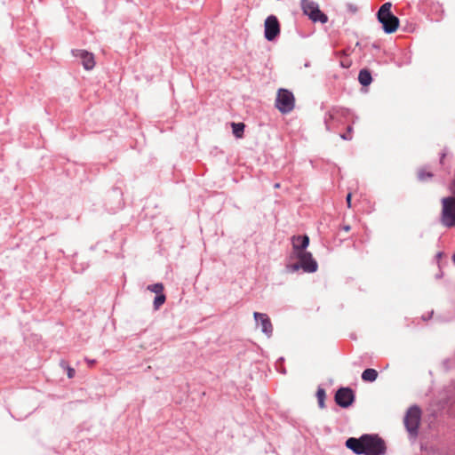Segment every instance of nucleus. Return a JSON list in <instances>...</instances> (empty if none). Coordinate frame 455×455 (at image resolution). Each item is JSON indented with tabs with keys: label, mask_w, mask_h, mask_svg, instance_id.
I'll list each match as a JSON object with an SVG mask.
<instances>
[{
	"label": "nucleus",
	"mask_w": 455,
	"mask_h": 455,
	"mask_svg": "<svg viewBox=\"0 0 455 455\" xmlns=\"http://www.w3.org/2000/svg\"><path fill=\"white\" fill-rule=\"evenodd\" d=\"M346 447L356 455H384L387 452L385 441L376 434H363L359 438L349 437Z\"/></svg>",
	"instance_id": "f257e3e1"
},
{
	"label": "nucleus",
	"mask_w": 455,
	"mask_h": 455,
	"mask_svg": "<svg viewBox=\"0 0 455 455\" xmlns=\"http://www.w3.org/2000/svg\"><path fill=\"white\" fill-rule=\"evenodd\" d=\"M392 4L387 2L382 4L378 11V20L382 24L385 33L392 34L399 26V19L391 12Z\"/></svg>",
	"instance_id": "f03ea898"
},
{
	"label": "nucleus",
	"mask_w": 455,
	"mask_h": 455,
	"mask_svg": "<svg viewBox=\"0 0 455 455\" xmlns=\"http://www.w3.org/2000/svg\"><path fill=\"white\" fill-rule=\"evenodd\" d=\"M421 419V410L417 405L411 406L403 419V423L410 435L416 437L419 433V426Z\"/></svg>",
	"instance_id": "7ed1b4c3"
},
{
	"label": "nucleus",
	"mask_w": 455,
	"mask_h": 455,
	"mask_svg": "<svg viewBox=\"0 0 455 455\" xmlns=\"http://www.w3.org/2000/svg\"><path fill=\"white\" fill-rule=\"evenodd\" d=\"M300 6L303 13L314 21L324 24L328 21V17L319 9V5L314 0H300Z\"/></svg>",
	"instance_id": "20e7f679"
},
{
	"label": "nucleus",
	"mask_w": 455,
	"mask_h": 455,
	"mask_svg": "<svg viewBox=\"0 0 455 455\" xmlns=\"http://www.w3.org/2000/svg\"><path fill=\"white\" fill-rule=\"evenodd\" d=\"M295 99L291 92L286 89H279L275 99V107L283 114L293 110Z\"/></svg>",
	"instance_id": "39448f33"
},
{
	"label": "nucleus",
	"mask_w": 455,
	"mask_h": 455,
	"mask_svg": "<svg viewBox=\"0 0 455 455\" xmlns=\"http://www.w3.org/2000/svg\"><path fill=\"white\" fill-rule=\"evenodd\" d=\"M443 210L441 221L447 228L455 227V199L444 197L442 200Z\"/></svg>",
	"instance_id": "423d86ee"
},
{
	"label": "nucleus",
	"mask_w": 455,
	"mask_h": 455,
	"mask_svg": "<svg viewBox=\"0 0 455 455\" xmlns=\"http://www.w3.org/2000/svg\"><path fill=\"white\" fill-rule=\"evenodd\" d=\"M293 256L298 259L301 269L305 273H315L317 271L318 264L309 251L295 253Z\"/></svg>",
	"instance_id": "0eeeda50"
},
{
	"label": "nucleus",
	"mask_w": 455,
	"mask_h": 455,
	"mask_svg": "<svg viewBox=\"0 0 455 455\" xmlns=\"http://www.w3.org/2000/svg\"><path fill=\"white\" fill-rule=\"evenodd\" d=\"M335 402L341 408H348L355 401V394L352 388L339 387L335 394Z\"/></svg>",
	"instance_id": "6e6552de"
},
{
	"label": "nucleus",
	"mask_w": 455,
	"mask_h": 455,
	"mask_svg": "<svg viewBox=\"0 0 455 455\" xmlns=\"http://www.w3.org/2000/svg\"><path fill=\"white\" fill-rule=\"evenodd\" d=\"M280 33V25L275 16L270 15L265 20V37L268 41L274 40Z\"/></svg>",
	"instance_id": "1a4fd4ad"
},
{
	"label": "nucleus",
	"mask_w": 455,
	"mask_h": 455,
	"mask_svg": "<svg viewBox=\"0 0 455 455\" xmlns=\"http://www.w3.org/2000/svg\"><path fill=\"white\" fill-rule=\"evenodd\" d=\"M253 317L257 325L260 326L261 331L267 338L271 337L273 333V325L268 315L264 313L254 312Z\"/></svg>",
	"instance_id": "9d476101"
},
{
	"label": "nucleus",
	"mask_w": 455,
	"mask_h": 455,
	"mask_svg": "<svg viewBox=\"0 0 455 455\" xmlns=\"http://www.w3.org/2000/svg\"><path fill=\"white\" fill-rule=\"evenodd\" d=\"M72 54L81 60L82 65L86 70H91L94 68L95 60L92 53L85 50L76 49L72 51Z\"/></svg>",
	"instance_id": "9b49d317"
},
{
	"label": "nucleus",
	"mask_w": 455,
	"mask_h": 455,
	"mask_svg": "<svg viewBox=\"0 0 455 455\" xmlns=\"http://www.w3.org/2000/svg\"><path fill=\"white\" fill-rule=\"evenodd\" d=\"M293 254L306 252L309 245V237L307 235H293L291 237Z\"/></svg>",
	"instance_id": "f8f14e48"
},
{
	"label": "nucleus",
	"mask_w": 455,
	"mask_h": 455,
	"mask_svg": "<svg viewBox=\"0 0 455 455\" xmlns=\"http://www.w3.org/2000/svg\"><path fill=\"white\" fill-rule=\"evenodd\" d=\"M378 378V371L375 369H365L362 373V379L365 382H373Z\"/></svg>",
	"instance_id": "ddd939ff"
},
{
	"label": "nucleus",
	"mask_w": 455,
	"mask_h": 455,
	"mask_svg": "<svg viewBox=\"0 0 455 455\" xmlns=\"http://www.w3.org/2000/svg\"><path fill=\"white\" fill-rule=\"evenodd\" d=\"M358 81L363 86H368L372 81L371 75L367 69H362L358 75Z\"/></svg>",
	"instance_id": "4468645a"
},
{
	"label": "nucleus",
	"mask_w": 455,
	"mask_h": 455,
	"mask_svg": "<svg viewBox=\"0 0 455 455\" xmlns=\"http://www.w3.org/2000/svg\"><path fill=\"white\" fill-rule=\"evenodd\" d=\"M244 124L243 123H232L233 133L236 138H242L244 131Z\"/></svg>",
	"instance_id": "2eb2a0df"
},
{
	"label": "nucleus",
	"mask_w": 455,
	"mask_h": 455,
	"mask_svg": "<svg viewBox=\"0 0 455 455\" xmlns=\"http://www.w3.org/2000/svg\"><path fill=\"white\" fill-rule=\"evenodd\" d=\"M166 297L164 293L156 294L154 299V308L155 310L159 309V307L165 302Z\"/></svg>",
	"instance_id": "dca6fc26"
},
{
	"label": "nucleus",
	"mask_w": 455,
	"mask_h": 455,
	"mask_svg": "<svg viewBox=\"0 0 455 455\" xmlns=\"http://www.w3.org/2000/svg\"><path fill=\"white\" fill-rule=\"evenodd\" d=\"M316 397H317V400H318L319 407L320 408H324V400H325V397H326V394H325L324 389L319 387L317 389V392H316Z\"/></svg>",
	"instance_id": "f3484780"
},
{
	"label": "nucleus",
	"mask_w": 455,
	"mask_h": 455,
	"mask_svg": "<svg viewBox=\"0 0 455 455\" xmlns=\"http://www.w3.org/2000/svg\"><path fill=\"white\" fill-rule=\"evenodd\" d=\"M148 290L156 294L163 293L164 285L161 283H156L148 286Z\"/></svg>",
	"instance_id": "a211bd4d"
},
{
	"label": "nucleus",
	"mask_w": 455,
	"mask_h": 455,
	"mask_svg": "<svg viewBox=\"0 0 455 455\" xmlns=\"http://www.w3.org/2000/svg\"><path fill=\"white\" fill-rule=\"evenodd\" d=\"M433 177V172H418V180L420 182H427Z\"/></svg>",
	"instance_id": "6ab92c4d"
},
{
	"label": "nucleus",
	"mask_w": 455,
	"mask_h": 455,
	"mask_svg": "<svg viewBox=\"0 0 455 455\" xmlns=\"http://www.w3.org/2000/svg\"><path fill=\"white\" fill-rule=\"evenodd\" d=\"M299 269H301V267L299 266V262H296V263H292V264H289L286 266V270L288 273H295L297 271H299Z\"/></svg>",
	"instance_id": "aec40b11"
},
{
	"label": "nucleus",
	"mask_w": 455,
	"mask_h": 455,
	"mask_svg": "<svg viewBox=\"0 0 455 455\" xmlns=\"http://www.w3.org/2000/svg\"><path fill=\"white\" fill-rule=\"evenodd\" d=\"M60 365L63 368L67 369V375H68V377L69 379L74 378L76 371H75V370L73 368L69 367L65 361H61L60 362Z\"/></svg>",
	"instance_id": "412c9836"
},
{
	"label": "nucleus",
	"mask_w": 455,
	"mask_h": 455,
	"mask_svg": "<svg viewBox=\"0 0 455 455\" xmlns=\"http://www.w3.org/2000/svg\"><path fill=\"white\" fill-rule=\"evenodd\" d=\"M351 198H352V193L349 192L346 196V202L348 208H351Z\"/></svg>",
	"instance_id": "4be33fe9"
},
{
	"label": "nucleus",
	"mask_w": 455,
	"mask_h": 455,
	"mask_svg": "<svg viewBox=\"0 0 455 455\" xmlns=\"http://www.w3.org/2000/svg\"><path fill=\"white\" fill-rule=\"evenodd\" d=\"M341 138L343 140H351V136H349L348 134H342L341 135Z\"/></svg>",
	"instance_id": "5701e85b"
},
{
	"label": "nucleus",
	"mask_w": 455,
	"mask_h": 455,
	"mask_svg": "<svg viewBox=\"0 0 455 455\" xmlns=\"http://www.w3.org/2000/svg\"><path fill=\"white\" fill-rule=\"evenodd\" d=\"M451 190H452L453 194L455 195V180L451 183Z\"/></svg>",
	"instance_id": "b1692460"
},
{
	"label": "nucleus",
	"mask_w": 455,
	"mask_h": 455,
	"mask_svg": "<svg viewBox=\"0 0 455 455\" xmlns=\"http://www.w3.org/2000/svg\"><path fill=\"white\" fill-rule=\"evenodd\" d=\"M87 363H89V365H92L94 363H95V360H89V359H86Z\"/></svg>",
	"instance_id": "393cba45"
},
{
	"label": "nucleus",
	"mask_w": 455,
	"mask_h": 455,
	"mask_svg": "<svg viewBox=\"0 0 455 455\" xmlns=\"http://www.w3.org/2000/svg\"><path fill=\"white\" fill-rule=\"evenodd\" d=\"M343 229H344L345 231H348V230H350V226H344V227H343Z\"/></svg>",
	"instance_id": "a878e982"
},
{
	"label": "nucleus",
	"mask_w": 455,
	"mask_h": 455,
	"mask_svg": "<svg viewBox=\"0 0 455 455\" xmlns=\"http://www.w3.org/2000/svg\"><path fill=\"white\" fill-rule=\"evenodd\" d=\"M432 315H433V311H432V312H430V315H429V316H428L427 318V317H423V319L426 321V320H427L428 318H430V317L432 316Z\"/></svg>",
	"instance_id": "bb28decb"
},
{
	"label": "nucleus",
	"mask_w": 455,
	"mask_h": 455,
	"mask_svg": "<svg viewBox=\"0 0 455 455\" xmlns=\"http://www.w3.org/2000/svg\"><path fill=\"white\" fill-rule=\"evenodd\" d=\"M347 132H352V127H351V126H348V127H347Z\"/></svg>",
	"instance_id": "cd10ccee"
},
{
	"label": "nucleus",
	"mask_w": 455,
	"mask_h": 455,
	"mask_svg": "<svg viewBox=\"0 0 455 455\" xmlns=\"http://www.w3.org/2000/svg\"><path fill=\"white\" fill-rule=\"evenodd\" d=\"M114 193H116V195H120V192L117 189L114 190Z\"/></svg>",
	"instance_id": "c85d7f7f"
},
{
	"label": "nucleus",
	"mask_w": 455,
	"mask_h": 455,
	"mask_svg": "<svg viewBox=\"0 0 455 455\" xmlns=\"http://www.w3.org/2000/svg\"><path fill=\"white\" fill-rule=\"evenodd\" d=\"M325 123H326V128L329 130V129H330V127H329V125H328V121H327V120H325Z\"/></svg>",
	"instance_id": "c756f323"
},
{
	"label": "nucleus",
	"mask_w": 455,
	"mask_h": 455,
	"mask_svg": "<svg viewBox=\"0 0 455 455\" xmlns=\"http://www.w3.org/2000/svg\"><path fill=\"white\" fill-rule=\"evenodd\" d=\"M274 187H275V188H279V184H278V183H276V184H275V186H274Z\"/></svg>",
	"instance_id": "7c9ffc66"
},
{
	"label": "nucleus",
	"mask_w": 455,
	"mask_h": 455,
	"mask_svg": "<svg viewBox=\"0 0 455 455\" xmlns=\"http://www.w3.org/2000/svg\"><path fill=\"white\" fill-rule=\"evenodd\" d=\"M452 259H453V261H454V263H455V253H454V254H453V256H452Z\"/></svg>",
	"instance_id": "2f4dec72"
},
{
	"label": "nucleus",
	"mask_w": 455,
	"mask_h": 455,
	"mask_svg": "<svg viewBox=\"0 0 455 455\" xmlns=\"http://www.w3.org/2000/svg\"><path fill=\"white\" fill-rule=\"evenodd\" d=\"M283 357H280V358H279V361H280V362H283Z\"/></svg>",
	"instance_id": "473e14b6"
}]
</instances>
